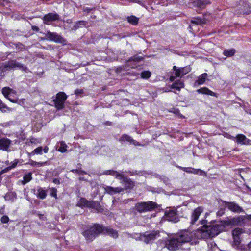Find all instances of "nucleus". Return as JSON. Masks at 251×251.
<instances>
[{"mask_svg": "<svg viewBox=\"0 0 251 251\" xmlns=\"http://www.w3.org/2000/svg\"><path fill=\"white\" fill-rule=\"evenodd\" d=\"M37 196L41 199H45L47 196L46 191L44 189L39 187L37 189Z\"/></svg>", "mask_w": 251, "mask_h": 251, "instance_id": "30", "label": "nucleus"}, {"mask_svg": "<svg viewBox=\"0 0 251 251\" xmlns=\"http://www.w3.org/2000/svg\"><path fill=\"white\" fill-rule=\"evenodd\" d=\"M202 225L201 237L204 239L212 238L224 231L225 226L222 223H216L214 224L207 223L206 220H202L200 221Z\"/></svg>", "mask_w": 251, "mask_h": 251, "instance_id": "2", "label": "nucleus"}, {"mask_svg": "<svg viewBox=\"0 0 251 251\" xmlns=\"http://www.w3.org/2000/svg\"><path fill=\"white\" fill-rule=\"evenodd\" d=\"M207 76V74L205 73L201 75L195 83H197L199 85L203 84L205 82Z\"/></svg>", "mask_w": 251, "mask_h": 251, "instance_id": "29", "label": "nucleus"}, {"mask_svg": "<svg viewBox=\"0 0 251 251\" xmlns=\"http://www.w3.org/2000/svg\"><path fill=\"white\" fill-rule=\"evenodd\" d=\"M23 179L24 181L23 184L29 182L32 179V174L31 173H29L25 175L23 177Z\"/></svg>", "mask_w": 251, "mask_h": 251, "instance_id": "39", "label": "nucleus"}, {"mask_svg": "<svg viewBox=\"0 0 251 251\" xmlns=\"http://www.w3.org/2000/svg\"><path fill=\"white\" fill-rule=\"evenodd\" d=\"M102 234H106L113 238H117L118 237V231L110 227L102 226Z\"/></svg>", "mask_w": 251, "mask_h": 251, "instance_id": "16", "label": "nucleus"}, {"mask_svg": "<svg viewBox=\"0 0 251 251\" xmlns=\"http://www.w3.org/2000/svg\"><path fill=\"white\" fill-rule=\"evenodd\" d=\"M102 232V226L95 224L92 226H88L82 234L86 241L90 242L94 240Z\"/></svg>", "mask_w": 251, "mask_h": 251, "instance_id": "3", "label": "nucleus"}, {"mask_svg": "<svg viewBox=\"0 0 251 251\" xmlns=\"http://www.w3.org/2000/svg\"><path fill=\"white\" fill-rule=\"evenodd\" d=\"M50 194L51 196L57 199V189L55 188H50Z\"/></svg>", "mask_w": 251, "mask_h": 251, "instance_id": "44", "label": "nucleus"}, {"mask_svg": "<svg viewBox=\"0 0 251 251\" xmlns=\"http://www.w3.org/2000/svg\"><path fill=\"white\" fill-rule=\"evenodd\" d=\"M197 92L200 94H202L212 96H215L216 94L214 92L209 89L207 87H202L197 90Z\"/></svg>", "mask_w": 251, "mask_h": 251, "instance_id": "22", "label": "nucleus"}, {"mask_svg": "<svg viewBox=\"0 0 251 251\" xmlns=\"http://www.w3.org/2000/svg\"><path fill=\"white\" fill-rule=\"evenodd\" d=\"M235 142L241 145H247L251 144V140L247 138L244 135L241 134L237 135Z\"/></svg>", "mask_w": 251, "mask_h": 251, "instance_id": "17", "label": "nucleus"}, {"mask_svg": "<svg viewBox=\"0 0 251 251\" xmlns=\"http://www.w3.org/2000/svg\"><path fill=\"white\" fill-rule=\"evenodd\" d=\"M1 222L2 223H7L9 222V219L7 216H3L1 218Z\"/></svg>", "mask_w": 251, "mask_h": 251, "instance_id": "49", "label": "nucleus"}, {"mask_svg": "<svg viewBox=\"0 0 251 251\" xmlns=\"http://www.w3.org/2000/svg\"><path fill=\"white\" fill-rule=\"evenodd\" d=\"M67 98V96L63 92H60L56 94V98L53 100V101L57 110H61L64 108V103Z\"/></svg>", "mask_w": 251, "mask_h": 251, "instance_id": "6", "label": "nucleus"}, {"mask_svg": "<svg viewBox=\"0 0 251 251\" xmlns=\"http://www.w3.org/2000/svg\"><path fill=\"white\" fill-rule=\"evenodd\" d=\"M127 21L129 23L133 25H137L138 23L139 19L134 16H128L127 18Z\"/></svg>", "mask_w": 251, "mask_h": 251, "instance_id": "33", "label": "nucleus"}, {"mask_svg": "<svg viewBox=\"0 0 251 251\" xmlns=\"http://www.w3.org/2000/svg\"><path fill=\"white\" fill-rule=\"evenodd\" d=\"M157 207V204L153 201L138 203L136 204L135 208L137 211L142 213L151 211Z\"/></svg>", "mask_w": 251, "mask_h": 251, "instance_id": "4", "label": "nucleus"}, {"mask_svg": "<svg viewBox=\"0 0 251 251\" xmlns=\"http://www.w3.org/2000/svg\"><path fill=\"white\" fill-rule=\"evenodd\" d=\"M191 23L195 25H202L205 24V21L200 18H196L191 20Z\"/></svg>", "mask_w": 251, "mask_h": 251, "instance_id": "34", "label": "nucleus"}, {"mask_svg": "<svg viewBox=\"0 0 251 251\" xmlns=\"http://www.w3.org/2000/svg\"><path fill=\"white\" fill-rule=\"evenodd\" d=\"M86 24L87 22L84 21H78L75 24L71 30L75 31L79 28L86 26Z\"/></svg>", "mask_w": 251, "mask_h": 251, "instance_id": "26", "label": "nucleus"}, {"mask_svg": "<svg viewBox=\"0 0 251 251\" xmlns=\"http://www.w3.org/2000/svg\"><path fill=\"white\" fill-rule=\"evenodd\" d=\"M208 3V0H195L193 1L194 5L200 8H203Z\"/></svg>", "mask_w": 251, "mask_h": 251, "instance_id": "23", "label": "nucleus"}, {"mask_svg": "<svg viewBox=\"0 0 251 251\" xmlns=\"http://www.w3.org/2000/svg\"><path fill=\"white\" fill-rule=\"evenodd\" d=\"M248 246L249 248H251V241L248 244Z\"/></svg>", "mask_w": 251, "mask_h": 251, "instance_id": "62", "label": "nucleus"}, {"mask_svg": "<svg viewBox=\"0 0 251 251\" xmlns=\"http://www.w3.org/2000/svg\"><path fill=\"white\" fill-rule=\"evenodd\" d=\"M2 93L4 97L7 98L10 101L15 103L17 101L16 100L12 99L10 98L12 94H15L14 91L9 87H5L2 88Z\"/></svg>", "mask_w": 251, "mask_h": 251, "instance_id": "19", "label": "nucleus"}, {"mask_svg": "<svg viewBox=\"0 0 251 251\" xmlns=\"http://www.w3.org/2000/svg\"><path fill=\"white\" fill-rule=\"evenodd\" d=\"M151 75V73L149 71H143L141 74V77L144 79L149 78Z\"/></svg>", "mask_w": 251, "mask_h": 251, "instance_id": "45", "label": "nucleus"}, {"mask_svg": "<svg viewBox=\"0 0 251 251\" xmlns=\"http://www.w3.org/2000/svg\"><path fill=\"white\" fill-rule=\"evenodd\" d=\"M88 207L96 209L97 211H100L101 209L100 204L95 201H89Z\"/></svg>", "mask_w": 251, "mask_h": 251, "instance_id": "25", "label": "nucleus"}, {"mask_svg": "<svg viewBox=\"0 0 251 251\" xmlns=\"http://www.w3.org/2000/svg\"><path fill=\"white\" fill-rule=\"evenodd\" d=\"M11 169L10 166H8L7 167H6V168H5V169H3L2 170H1V172H0V175L2 174L3 173L7 172L8 171H9Z\"/></svg>", "mask_w": 251, "mask_h": 251, "instance_id": "51", "label": "nucleus"}, {"mask_svg": "<svg viewBox=\"0 0 251 251\" xmlns=\"http://www.w3.org/2000/svg\"><path fill=\"white\" fill-rule=\"evenodd\" d=\"M178 168L188 173L199 174L200 175H202L203 174H205V172L199 169H195L192 167H183L181 166H178Z\"/></svg>", "mask_w": 251, "mask_h": 251, "instance_id": "18", "label": "nucleus"}, {"mask_svg": "<svg viewBox=\"0 0 251 251\" xmlns=\"http://www.w3.org/2000/svg\"><path fill=\"white\" fill-rule=\"evenodd\" d=\"M48 149H48V147H45L44 148V149H43V151H44V152L45 153H47V152H48Z\"/></svg>", "mask_w": 251, "mask_h": 251, "instance_id": "60", "label": "nucleus"}, {"mask_svg": "<svg viewBox=\"0 0 251 251\" xmlns=\"http://www.w3.org/2000/svg\"><path fill=\"white\" fill-rule=\"evenodd\" d=\"M83 93V90L82 89H76L75 91V94L76 95H79Z\"/></svg>", "mask_w": 251, "mask_h": 251, "instance_id": "52", "label": "nucleus"}, {"mask_svg": "<svg viewBox=\"0 0 251 251\" xmlns=\"http://www.w3.org/2000/svg\"><path fill=\"white\" fill-rule=\"evenodd\" d=\"M225 205L232 212L236 213H241L244 212L243 208L235 202H226Z\"/></svg>", "mask_w": 251, "mask_h": 251, "instance_id": "15", "label": "nucleus"}, {"mask_svg": "<svg viewBox=\"0 0 251 251\" xmlns=\"http://www.w3.org/2000/svg\"><path fill=\"white\" fill-rule=\"evenodd\" d=\"M184 84L181 80H178L175 81L171 85L172 89H176L177 91H179L181 88H183Z\"/></svg>", "mask_w": 251, "mask_h": 251, "instance_id": "24", "label": "nucleus"}, {"mask_svg": "<svg viewBox=\"0 0 251 251\" xmlns=\"http://www.w3.org/2000/svg\"><path fill=\"white\" fill-rule=\"evenodd\" d=\"M121 141H128L130 142L131 144L134 145L135 146H140L141 144H139L137 141L135 140H133L130 136L127 135H123L120 138V140Z\"/></svg>", "mask_w": 251, "mask_h": 251, "instance_id": "21", "label": "nucleus"}, {"mask_svg": "<svg viewBox=\"0 0 251 251\" xmlns=\"http://www.w3.org/2000/svg\"><path fill=\"white\" fill-rule=\"evenodd\" d=\"M5 200H9V195L8 194H6L5 196Z\"/></svg>", "mask_w": 251, "mask_h": 251, "instance_id": "61", "label": "nucleus"}, {"mask_svg": "<svg viewBox=\"0 0 251 251\" xmlns=\"http://www.w3.org/2000/svg\"><path fill=\"white\" fill-rule=\"evenodd\" d=\"M91 10H92L91 9H90L89 8H88V7H86V8H83V11L84 12H86L87 13L90 12Z\"/></svg>", "mask_w": 251, "mask_h": 251, "instance_id": "58", "label": "nucleus"}, {"mask_svg": "<svg viewBox=\"0 0 251 251\" xmlns=\"http://www.w3.org/2000/svg\"><path fill=\"white\" fill-rule=\"evenodd\" d=\"M243 9H241L240 13L248 14L251 13V4H249L246 2L244 3Z\"/></svg>", "mask_w": 251, "mask_h": 251, "instance_id": "32", "label": "nucleus"}, {"mask_svg": "<svg viewBox=\"0 0 251 251\" xmlns=\"http://www.w3.org/2000/svg\"><path fill=\"white\" fill-rule=\"evenodd\" d=\"M203 208L201 206H199L195 208L192 213L191 216L190 223L192 225H194L198 220L200 215L203 212Z\"/></svg>", "mask_w": 251, "mask_h": 251, "instance_id": "13", "label": "nucleus"}, {"mask_svg": "<svg viewBox=\"0 0 251 251\" xmlns=\"http://www.w3.org/2000/svg\"><path fill=\"white\" fill-rule=\"evenodd\" d=\"M235 53V50L233 49L228 50H226L224 51V55L227 57H230L233 56Z\"/></svg>", "mask_w": 251, "mask_h": 251, "instance_id": "37", "label": "nucleus"}, {"mask_svg": "<svg viewBox=\"0 0 251 251\" xmlns=\"http://www.w3.org/2000/svg\"><path fill=\"white\" fill-rule=\"evenodd\" d=\"M12 141L7 138H2L0 139V150L6 151L7 152L10 151H11L9 150V147Z\"/></svg>", "mask_w": 251, "mask_h": 251, "instance_id": "14", "label": "nucleus"}, {"mask_svg": "<svg viewBox=\"0 0 251 251\" xmlns=\"http://www.w3.org/2000/svg\"><path fill=\"white\" fill-rule=\"evenodd\" d=\"M101 175H111L115 176L116 178L118 179L121 174L114 170H109L105 171Z\"/></svg>", "mask_w": 251, "mask_h": 251, "instance_id": "27", "label": "nucleus"}, {"mask_svg": "<svg viewBox=\"0 0 251 251\" xmlns=\"http://www.w3.org/2000/svg\"><path fill=\"white\" fill-rule=\"evenodd\" d=\"M32 29L33 30V31H39V28L38 26H35V25H33L32 26Z\"/></svg>", "mask_w": 251, "mask_h": 251, "instance_id": "55", "label": "nucleus"}, {"mask_svg": "<svg viewBox=\"0 0 251 251\" xmlns=\"http://www.w3.org/2000/svg\"><path fill=\"white\" fill-rule=\"evenodd\" d=\"M9 68L10 70L15 69L22 70L25 72H26L28 70L27 67L23 64L18 62L16 60H11L7 62Z\"/></svg>", "mask_w": 251, "mask_h": 251, "instance_id": "11", "label": "nucleus"}, {"mask_svg": "<svg viewBox=\"0 0 251 251\" xmlns=\"http://www.w3.org/2000/svg\"><path fill=\"white\" fill-rule=\"evenodd\" d=\"M118 179L121 180V183L124 185V190H131L135 186V182L132 181L130 178L126 177L123 174H121Z\"/></svg>", "mask_w": 251, "mask_h": 251, "instance_id": "9", "label": "nucleus"}, {"mask_svg": "<svg viewBox=\"0 0 251 251\" xmlns=\"http://www.w3.org/2000/svg\"><path fill=\"white\" fill-rule=\"evenodd\" d=\"M53 182L56 184H60V181L57 179V178H54L53 180Z\"/></svg>", "mask_w": 251, "mask_h": 251, "instance_id": "57", "label": "nucleus"}, {"mask_svg": "<svg viewBox=\"0 0 251 251\" xmlns=\"http://www.w3.org/2000/svg\"><path fill=\"white\" fill-rule=\"evenodd\" d=\"M4 109H6L7 111H12V109L8 107L6 105H5L4 103L2 102L1 100L0 99V109L2 111H6V110H4Z\"/></svg>", "mask_w": 251, "mask_h": 251, "instance_id": "43", "label": "nucleus"}, {"mask_svg": "<svg viewBox=\"0 0 251 251\" xmlns=\"http://www.w3.org/2000/svg\"><path fill=\"white\" fill-rule=\"evenodd\" d=\"M67 24H71L72 23V20L71 19H67L65 21H64Z\"/></svg>", "mask_w": 251, "mask_h": 251, "instance_id": "59", "label": "nucleus"}, {"mask_svg": "<svg viewBox=\"0 0 251 251\" xmlns=\"http://www.w3.org/2000/svg\"><path fill=\"white\" fill-rule=\"evenodd\" d=\"M10 71V69L9 68L7 62H5L3 63L1 66H0V72L1 73V74L2 75V73H4V72H6V71Z\"/></svg>", "mask_w": 251, "mask_h": 251, "instance_id": "36", "label": "nucleus"}, {"mask_svg": "<svg viewBox=\"0 0 251 251\" xmlns=\"http://www.w3.org/2000/svg\"><path fill=\"white\" fill-rule=\"evenodd\" d=\"M159 236V233L158 231H152L151 232H146L144 233L141 234L140 238L141 241L148 244L154 240Z\"/></svg>", "mask_w": 251, "mask_h": 251, "instance_id": "7", "label": "nucleus"}, {"mask_svg": "<svg viewBox=\"0 0 251 251\" xmlns=\"http://www.w3.org/2000/svg\"><path fill=\"white\" fill-rule=\"evenodd\" d=\"M104 189L107 194L111 195H113L116 193L124 191V189L121 187H112L111 186H107L104 188Z\"/></svg>", "mask_w": 251, "mask_h": 251, "instance_id": "20", "label": "nucleus"}, {"mask_svg": "<svg viewBox=\"0 0 251 251\" xmlns=\"http://www.w3.org/2000/svg\"><path fill=\"white\" fill-rule=\"evenodd\" d=\"M192 238V232L183 231L168 239L165 242V247L169 250L176 251L183 244L191 241Z\"/></svg>", "mask_w": 251, "mask_h": 251, "instance_id": "1", "label": "nucleus"}, {"mask_svg": "<svg viewBox=\"0 0 251 251\" xmlns=\"http://www.w3.org/2000/svg\"><path fill=\"white\" fill-rule=\"evenodd\" d=\"M142 59L141 57L134 56L131 57L127 62V66H131V67H134V65L131 66L130 64L132 62H139Z\"/></svg>", "mask_w": 251, "mask_h": 251, "instance_id": "31", "label": "nucleus"}, {"mask_svg": "<svg viewBox=\"0 0 251 251\" xmlns=\"http://www.w3.org/2000/svg\"><path fill=\"white\" fill-rule=\"evenodd\" d=\"M45 37L47 40L53 41L57 43H64L66 40L62 36L56 32H51L48 31L45 34Z\"/></svg>", "mask_w": 251, "mask_h": 251, "instance_id": "8", "label": "nucleus"}, {"mask_svg": "<svg viewBox=\"0 0 251 251\" xmlns=\"http://www.w3.org/2000/svg\"><path fill=\"white\" fill-rule=\"evenodd\" d=\"M18 163V160H17V159L15 160L12 162H11V165L10 166L11 169H12L15 168L16 166H17Z\"/></svg>", "mask_w": 251, "mask_h": 251, "instance_id": "50", "label": "nucleus"}, {"mask_svg": "<svg viewBox=\"0 0 251 251\" xmlns=\"http://www.w3.org/2000/svg\"><path fill=\"white\" fill-rule=\"evenodd\" d=\"M46 164V162H37L31 161V164L34 167H40Z\"/></svg>", "mask_w": 251, "mask_h": 251, "instance_id": "47", "label": "nucleus"}, {"mask_svg": "<svg viewBox=\"0 0 251 251\" xmlns=\"http://www.w3.org/2000/svg\"><path fill=\"white\" fill-rule=\"evenodd\" d=\"M233 245L237 247L241 242V236H233Z\"/></svg>", "mask_w": 251, "mask_h": 251, "instance_id": "40", "label": "nucleus"}, {"mask_svg": "<svg viewBox=\"0 0 251 251\" xmlns=\"http://www.w3.org/2000/svg\"><path fill=\"white\" fill-rule=\"evenodd\" d=\"M71 172L75 173H77L79 175H84L87 174V173L85 171L79 169H73L71 170Z\"/></svg>", "mask_w": 251, "mask_h": 251, "instance_id": "48", "label": "nucleus"}, {"mask_svg": "<svg viewBox=\"0 0 251 251\" xmlns=\"http://www.w3.org/2000/svg\"><path fill=\"white\" fill-rule=\"evenodd\" d=\"M42 19L45 24L49 25L50 22L58 20L59 19V15L56 13H49L46 14Z\"/></svg>", "mask_w": 251, "mask_h": 251, "instance_id": "12", "label": "nucleus"}, {"mask_svg": "<svg viewBox=\"0 0 251 251\" xmlns=\"http://www.w3.org/2000/svg\"><path fill=\"white\" fill-rule=\"evenodd\" d=\"M79 179L80 180H85V179L84 178V177H80Z\"/></svg>", "mask_w": 251, "mask_h": 251, "instance_id": "63", "label": "nucleus"}, {"mask_svg": "<svg viewBox=\"0 0 251 251\" xmlns=\"http://www.w3.org/2000/svg\"><path fill=\"white\" fill-rule=\"evenodd\" d=\"M165 219L168 221L176 223L179 220L176 209L166 210L165 213Z\"/></svg>", "mask_w": 251, "mask_h": 251, "instance_id": "10", "label": "nucleus"}, {"mask_svg": "<svg viewBox=\"0 0 251 251\" xmlns=\"http://www.w3.org/2000/svg\"><path fill=\"white\" fill-rule=\"evenodd\" d=\"M226 137L229 139H231L234 141H235L236 137H234L229 134H227V135Z\"/></svg>", "mask_w": 251, "mask_h": 251, "instance_id": "53", "label": "nucleus"}, {"mask_svg": "<svg viewBox=\"0 0 251 251\" xmlns=\"http://www.w3.org/2000/svg\"><path fill=\"white\" fill-rule=\"evenodd\" d=\"M43 151V148L42 147H39L35 149H34L32 152L31 153L32 155L34 154H42Z\"/></svg>", "mask_w": 251, "mask_h": 251, "instance_id": "42", "label": "nucleus"}, {"mask_svg": "<svg viewBox=\"0 0 251 251\" xmlns=\"http://www.w3.org/2000/svg\"><path fill=\"white\" fill-rule=\"evenodd\" d=\"M67 146L65 144L64 141L60 142V146L59 147L58 149V151L64 153L67 151Z\"/></svg>", "mask_w": 251, "mask_h": 251, "instance_id": "35", "label": "nucleus"}, {"mask_svg": "<svg viewBox=\"0 0 251 251\" xmlns=\"http://www.w3.org/2000/svg\"><path fill=\"white\" fill-rule=\"evenodd\" d=\"M89 202V201L85 198H81L76 204V206L81 208L88 207Z\"/></svg>", "mask_w": 251, "mask_h": 251, "instance_id": "28", "label": "nucleus"}, {"mask_svg": "<svg viewBox=\"0 0 251 251\" xmlns=\"http://www.w3.org/2000/svg\"><path fill=\"white\" fill-rule=\"evenodd\" d=\"M105 124H106V125H110V124H111V122H107L105 123Z\"/></svg>", "mask_w": 251, "mask_h": 251, "instance_id": "64", "label": "nucleus"}, {"mask_svg": "<svg viewBox=\"0 0 251 251\" xmlns=\"http://www.w3.org/2000/svg\"><path fill=\"white\" fill-rule=\"evenodd\" d=\"M126 172L129 173L130 176H133V175H137L138 174L137 171H132V172L129 171L128 172Z\"/></svg>", "mask_w": 251, "mask_h": 251, "instance_id": "54", "label": "nucleus"}, {"mask_svg": "<svg viewBox=\"0 0 251 251\" xmlns=\"http://www.w3.org/2000/svg\"><path fill=\"white\" fill-rule=\"evenodd\" d=\"M240 218H234L230 221V224L234 225H237L240 223Z\"/></svg>", "mask_w": 251, "mask_h": 251, "instance_id": "46", "label": "nucleus"}, {"mask_svg": "<svg viewBox=\"0 0 251 251\" xmlns=\"http://www.w3.org/2000/svg\"><path fill=\"white\" fill-rule=\"evenodd\" d=\"M17 51H22L25 49V46L21 43H13Z\"/></svg>", "mask_w": 251, "mask_h": 251, "instance_id": "41", "label": "nucleus"}, {"mask_svg": "<svg viewBox=\"0 0 251 251\" xmlns=\"http://www.w3.org/2000/svg\"><path fill=\"white\" fill-rule=\"evenodd\" d=\"M173 70L175 71V76L172 75L170 76V80L172 82L174 81L176 77H181L191 71V68L189 66L177 68L176 66H174L173 67Z\"/></svg>", "mask_w": 251, "mask_h": 251, "instance_id": "5", "label": "nucleus"}, {"mask_svg": "<svg viewBox=\"0 0 251 251\" xmlns=\"http://www.w3.org/2000/svg\"><path fill=\"white\" fill-rule=\"evenodd\" d=\"M174 113L176 114H178L179 116H180V117H182V115L180 114L179 110L178 109H174Z\"/></svg>", "mask_w": 251, "mask_h": 251, "instance_id": "56", "label": "nucleus"}, {"mask_svg": "<svg viewBox=\"0 0 251 251\" xmlns=\"http://www.w3.org/2000/svg\"><path fill=\"white\" fill-rule=\"evenodd\" d=\"M242 233V229L240 228H236L232 231L233 236H241Z\"/></svg>", "mask_w": 251, "mask_h": 251, "instance_id": "38", "label": "nucleus"}]
</instances>
